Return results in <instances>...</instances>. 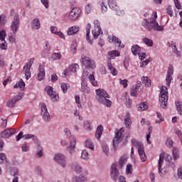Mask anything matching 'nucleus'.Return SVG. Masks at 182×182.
Instances as JSON below:
<instances>
[{
  "label": "nucleus",
  "instance_id": "4be33fe9",
  "mask_svg": "<svg viewBox=\"0 0 182 182\" xmlns=\"http://www.w3.org/2000/svg\"><path fill=\"white\" fill-rule=\"evenodd\" d=\"M163 161H164V155L163 154H160L159 159L158 169H159V173L161 177H163V176H164V173H163V169H161V164H162Z\"/></svg>",
  "mask_w": 182,
  "mask_h": 182
},
{
  "label": "nucleus",
  "instance_id": "79ce46f5",
  "mask_svg": "<svg viewBox=\"0 0 182 182\" xmlns=\"http://www.w3.org/2000/svg\"><path fill=\"white\" fill-rule=\"evenodd\" d=\"M108 68L110 70L111 75H113V76H116L117 75V70H116L112 63H108Z\"/></svg>",
  "mask_w": 182,
  "mask_h": 182
},
{
  "label": "nucleus",
  "instance_id": "4c0bfd02",
  "mask_svg": "<svg viewBox=\"0 0 182 182\" xmlns=\"http://www.w3.org/2000/svg\"><path fill=\"white\" fill-rule=\"evenodd\" d=\"M176 107L178 113L182 116V102L178 100L176 102Z\"/></svg>",
  "mask_w": 182,
  "mask_h": 182
},
{
  "label": "nucleus",
  "instance_id": "13d9d810",
  "mask_svg": "<svg viewBox=\"0 0 182 182\" xmlns=\"http://www.w3.org/2000/svg\"><path fill=\"white\" fill-rule=\"evenodd\" d=\"M124 122L127 129H130V124H132V121L130 119H124Z\"/></svg>",
  "mask_w": 182,
  "mask_h": 182
},
{
  "label": "nucleus",
  "instance_id": "e433bc0d",
  "mask_svg": "<svg viewBox=\"0 0 182 182\" xmlns=\"http://www.w3.org/2000/svg\"><path fill=\"white\" fill-rule=\"evenodd\" d=\"M85 147L90 149V150H95V145L91 139H87L85 141Z\"/></svg>",
  "mask_w": 182,
  "mask_h": 182
},
{
  "label": "nucleus",
  "instance_id": "20e7f679",
  "mask_svg": "<svg viewBox=\"0 0 182 182\" xmlns=\"http://www.w3.org/2000/svg\"><path fill=\"white\" fill-rule=\"evenodd\" d=\"M110 178L113 181L126 182V178L120 176V172L117 169V165L112 164L110 168Z\"/></svg>",
  "mask_w": 182,
  "mask_h": 182
},
{
  "label": "nucleus",
  "instance_id": "49530a36",
  "mask_svg": "<svg viewBox=\"0 0 182 182\" xmlns=\"http://www.w3.org/2000/svg\"><path fill=\"white\" fill-rule=\"evenodd\" d=\"M69 69L73 73H76V70L79 69V65L72 64L71 65H70Z\"/></svg>",
  "mask_w": 182,
  "mask_h": 182
},
{
  "label": "nucleus",
  "instance_id": "f257e3e1",
  "mask_svg": "<svg viewBox=\"0 0 182 182\" xmlns=\"http://www.w3.org/2000/svg\"><path fill=\"white\" fill-rule=\"evenodd\" d=\"M11 21L10 28L12 33L8 36L10 43H16V32L19 31V25H21V20L19 19V14L15 12V10H10V16Z\"/></svg>",
  "mask_w": 182,
  "mask_h": 182
},
{
  "label": "nucleus",
  "instance_id": "0eeeda50",
  "mask_svg": "<svg viewBox=\"0 0 182 182\" xmlns=\"http://www.w3.org/2000/svg\"><path fill=\"white\" fill-rule=\"evenodd\" d=\"M159 103L162 109H166V107H167V102H168V91L167 87L162 86L161 87Z\"/></svg>",
  "mask_w": 182,
  "mask_h": 182
},
{
  "label": "nucleus",
  "instance_id": "9b49d317",
  "mask_svg": "<svg viewBox=\"0 0 182 182\" xmlns=\"http://www.w3.org/2000/svg\"><path fill=\"white\" fill-rule=\"evenodd\" d=\"M47 95L50 96L51 102L56 103L59 100V95L56 94V92L53 91V87L51 86L46 87Z\"/></svg>",
  "mask_w": 182,
  "mask_h": 182
},
{
  "label": "nucleus",
  "instance_id": "412c9836",
  "mask_svg": "<svg viewBox=\"0 0 182 182\" xmlns=\"http://www.w3.org/2000/svg\"><path fill=\"white\" fill-rule=\"evenodd\" d=\"M37 79L39 81L43 80V79H45V65H39V73L37 75Z\"/></svg>",
  "mask_w": 182,
  "mask_h": 182
},
{
  "label": "nucleus",
  "instance_id": "7ed1b4c3",
  "mask_svg": "<svg viewBox=\"0 0 182 182\" xmlns=\"http://www.w3.org/2000/svg\"><path fill=\"white\" fill-rule=\"evenodd\" d=\"M142 26H144V28L148 31H151V29L159 32H163V31H164V26H159V23L154 18L150 19V21L144 18L142 21Z\"/></svg>",
  "mask_w": 182,
  "mask_h": 182
},
{
  "label": "nucleus",
  "instance_id": "f8f14e48",
  "mask_svg": "<svg viewBox=\"0 0 182 182\" xmlns=\"http://www.w3.org/2000/svg\"><path fill=\"white\" fill-rule=\"evenodd\" d=\"M5 38H6V31L2 30L0 31V49L1 50H6L8 49V43H6Z\"/></svg>",
  "mask_w": 182,
  "mask_h": 182
},
{
  "label": "nucleus",
  "instance_id": "37998d69",
  "mask_svg": "<svg viewBox=\"0 0 182 182\" xmlns=\"http://www.w3.org/2000/svg\"><path fill=\"white\" fill-rule=\"evenodd\" d=\"M85 181V176L80 175L79 177L75 176L73 178V182H83Z\"/></svg>",
  "mask_w": 182,
  "mask_h": 182
},
{
  "label": "nucleus",
  "instance_id": "1a4fd4ad",
  "mask_svg": "<svg viewBox=\"0 0 182 182\" xmlns=\"http://www.w3.org/2000/svg\"><path fill=\"white\" fill-rule=\"evenodd\" d=\"M108 6L112 11L117 12V15L119 16H123L124 15V11L120 10V8L117 6V2L116 0H107Z\"/></svg>",
  "mask_w": 182,
  "mask_h": 182
},
{
  "label": "nucleus",
  "instance_id": "8fccbe9b",
  "mask_svg": "<svg viewBox=\"0 0 182 182\" xmlns=\"http://www.w3.org/2000/svg\"><path fill=\"white\" fill-rule=\"evenodd\" d=\"M10 174L14 177H16V176H19V170L17 168H14L11 170Z\"/></svg>",
  "mask_w": 182,
  "mask_h": 182
},
{
  "label": "nucleus",
  "instance_id": "393cba45",
  "mask_svg": "<svg viewBox=\"0 0 182 182\" xmlns=\"http://www.w3.org/2000/svg\"><path fill=\"white\" fill-rule=\"evenodd\" d=\"M31 28L33 29H41V21L39 18H34L31 22Z\"/></svg>",
  "mask_w": 182,
  "mask_h": 182
},
{
  "label": "nucleus",
  "instance_id": "c85d7f7f",
  "mask_svg": "<svg viewBox=\"0 0 182 182\" xmlns=\"http://www.w3.org/2000/svg\"><path fill=\"white\" fill-rule=\"evenodd\" d=\"M111 42H114V43L118 44L119 48H124V44L122 43V41L114 36L112 37Z\"/></svg>",
  "mask_w": 182,
  "mask_h": 182
},
{
  "label": "nucleus",
  "instance_id": "ea45409f",
  "mask_svg": "<svg viewBox=\"0 0 182 182\" xmlns=\"http://www.w3.org/2000/svg\"><path fill=\"white\" fill-rule=\"evenodd\" d=\"M142 41H143L144 43H145V45H146V46H149V47L153 46V40L145 37L143 38Z\"/></svg>",
  "mask_w": 182,
  "mask_h": 182
},
{
  "label": "nucleus",
  "instance_id": "4468645a",
  "mask_svg": "<svg viewBox=\"0 0 182 182\" xmlns=\"http://www.w3.org/2000/svg\"><path fill=\"white\" fill-rule=\"evenodd\" d=\"M41 116L46 123L50 122V114L48 112V107H46V104L43 103L41 105Z\"/></svg>",
  "mask_w": 182,
  "mask_h": 182
},
{
  "label": "nucleus",
  "instance_id": "c756f323",
  "mask_svg": "<svg viewBox=\"0 0 182 182\" xmlns=\"http://www.w3.org/2000/svg\"><path fill=\"white\" fill-rule=\"evenodd\" d=\"M18 87H19L21 90L25 89V82H23V80L20 79L19 82L14 85V89H18Z\"/></svg>",
  "mask_w": 182,
  "mask_h": 182
},
{
  "label": "nucleus",
  "instance_id": "864d4df0",
  "mask_svg": "<svg viewBox=\"0 0 182 182\" xmlns=\"http://www.w3.org/2000/svg\"><path fill=\"white\" fill-rule=\"evenodd\" d=\"M77 46V43L76 41H73L71 44V52L72 53H76V46Z\"/></svg>",
  "mask_w": 182,
  "mask_h": 182
},
{
  "label": "nucleus",
  "instance_id": "69168bd1",
  "mask_svg": "<svg viewBox=\"0 0 182 182\" xmlns=\"http://www.w3.org/2000/svg\"><path fill=\"white\" fill-rule=\"evenodd\" d=\"M174 132L177 136L179 137V139L182 136V132L178 129V128H176L174 129Z\"/></svg>",
  "mask_w": 182,
  "mask_h": 182
},
{
  "label": "nucleus",
  "instance_id": "2f4dec72",
  "mask_svg": "<svg viewBox=\"0 0 182 182\" xmlns=\"http://www.w3.org/2000/svg\"><path fill=\"white\" fill-rule=\"evenodd\" d=\"M43 148L42 147V146L38 144L37 146V150H36V156L38 159H41V157H42L43 156Z\"/></svg>",
  "mask_w": 182,
  "mask_h": 182
},
{
  "label": "nucleus",
  "instance_id": "c9c22d12",
  "mask_svg": "<svg viewBox=\"0 0 182 182\" xmlns=\"http://www.w3.org/2000/svg\"><path fill=\"white\" fill-rule=\"evenodd\" d=\"M172 154H173V159L174 161L178 160V159H180V153L178 152V150L176 148H173L172 150Z\"/></svg>",
  "mask_w": 182,
  "mask_h": 182
},
{
  "label": "nucleus",
  "instance_id": "a211bd4d",
  "mask_svg": "<svg viewBox=\"0 0 182 182\" xmlns=\"http://www.w3.org/2000/svg\"><path fill=\"white\" fill-rule=\"evenodd\" d=\"M16 133V129H6L1 133V137L2 139H9L11 136Z\"/></svg>",
  "mask_w": 182,
  "mask_h": 182
},
{
  "label": "nucleus",
  "instance_id": "9d476101",
  "mask_svg": "<svg viewBox=\"0 0 182 182\" xmlns=\"http://www.w3.org/2000/svg\"><path fill=\"white\" fill-rule=\"evenodd\" d=\"M22 97H23V93L19 92L13 99L9 100L6 102V107L13 109V107H15L17 102H19V100H22Z\"/></svg>",
  "mask_w": 182,
  "mask_h": 182
},
{
  "label": "nucleus",
  "instance_id": "5701e85b",
  "mask_svg": "<svg viewBox=\"0 0 182 182\" xmlns=\"http://www.w3.org/2000/svg\"><path fill=\"white\" fill-rule=\"evenodd\" d=\"M80 91L82 93H86L87 95L90 93V88H89V87L87 86V84H86V81H85V80H82Z\"/></svg>",
  "mask_w": 182,
  "mask_h": 182
},
{
  "label": "nucleus",
  "instance_id": "2eb2a0df",
  "mask_svg": "<svg viewBox=\"0 0 182 182\" xmlns=\"http://www.w3.org/2000/svg\"><path fill=\"white\" fill-rule=\"evenodd\" d=\"M80 12H82L80 9L77 7H74L69 14V21H76V19H77V18H79V16H80Z\"/></svg>",
  "mask_w": 182,
  "mask_h": 182
},
{
  "label": "nucleus",
  "instance_id": "a18cd8bd",
  "mask_svg": "<svg viewBox=\"0 0 182 182\" xmlns=\"http://www.w3.org/2000/svg\"><path fill=\"white\" fill-rule=\"evenodd\" d=\"M23 70L26 80H29V78L31 77V68L26 67V69H23Z\"/></svg>",
  "mask_w": 182,
  "mask_h": 182
},
{
  "label": "nucleus",
  "instance_id": "6e6552de",
  "mask_svg": "<svg viewBox=\"0 0 182 182\" xmlns=\"http://www.w3.org/2000/svg\"><path fill=\"white\" fill-rule=\"evenodd\" d=\"M53 160L57 164H59V166L63 167V168H65V167L68 166V159H66V156L63 154H55Z\"/></svg>",
  "mask_w": 182,
  "mask_h": 182
},
{
  "label": "nucleus",
  "instance_id": "b1692460",
  "mask_svg": "<svg viewBox=\"0 0 182 182\" xmlns=\"http://www.w3.org/2000/svg\"><path fill=\"white\" fill-rule=\"evenodd\" d=\"M102 134H103V126L99 125L95 132V137L97 140H100V137H102Z\"/></svg>",
  "mask_w": 182,
  "mask_h": 182
},
{
  "label": "nucleus",
  "instance_id": "a19ab883",
  "mask_svg": "<svg viewBox=\"0 0 182 182\" xmlns=\"http://www.w3.org/2000/svg\"><path fill=\"white\" fill-rule=\"evenodd\" d=\"M102 149L104 153L106 154V156H108L109 154V146H107V144L106 142H102Z\"/></svg>",
  "mask_w": 182,
  "mask_h": 182
},
{
  "label": "nucleus",
  "instance_id": "f704fd0d",
  "mask_svg": "<svg viewBox=\"0 0 182 182\" xmlns=\"http://www.w3.org/2000/svg\"><path fill=\"white\" fill-rule=\"evenodd\" d=\"M88 79H89L91 85H92V86H97V82L95 79V72H92V74H90L88 76Z\"/></svg>",
  "mask_w": 182,
  "mask_h": 182
},
{
  "label": "nucleus",
  "instance_id": "a878e982",
  "mask_svg": "<svg viewBox=\"0 0 182 182\" xmlns=\"http://www.w3.org/2000/svg\"><path fill=\"white\" fill-rule=\"evenodd\" d=\"M29 139H32L34 143H38V137L33 134H27L23 135V139L24 140H29Z\"/></svg>",
  "mask_w": 182,
  "mask_h": 182
},
{
  "label": "nucleus",
  "instance_id": "bf43d9fd",
  "mask_svg": "<svg viewBox=\"0 0 182 182\" xmlns=\"http://www.w3.org/2000/svg\"><path fill=\"white\" fill-rule=\"evenodd\" d=\"M72 73H73L70 70V69L69 68L63 71V75L65 76H70V75H72Z\"/></svg>",
  "mask_w": 182,
  "mask_h": 182
},
{
  "label": "nucleus",
  "instance_id": "603ef678",
  "mask_svg": "<svg viewBox=\"0 0 182 182\" xmlns=\"http://www.w3.org/2000/svg\"><path fill=\"white\" fill-rule=\"evenodd\" d=\"M60 87L62 89L63 93H66L68 92V88L69 87V85L65 82H62L60 85Z\"/></svg>",
  "mask_w": 182,
  "mask_h": 182
},
{
  "label": "nucleus",
  "instance_id": "7c9ffc66",
  "mask_svg": "<svg viewBox=\"0 0 182 182\" xmlns=\"http://www.w3.org/2000/svg\"><path fill=\"white\" fill-rule=\"evenodd\" d=\"M131 50L133 55L136 56V55H140V51L141 50L140 49V46H139V45H134L132 46Z\"/></svg>",
  "mask_w": 182,
  "mask_h": 182
},
{
  "label": "nucleus",
  "instance_id": "58836bf2",
  "mask_svg": "<svg viewBox=\"0 0 182 182\" xmlns=\"http://www.w3.org/2000/svg\"><path fill=\"white\" fill-rule=\"evenodd\" d=\"M62 58V54L60 53H54L51 57V60H59V59Z\"/></svg>",
  "mask_w": 182,
  "mask_h": 182
},
{
  "label": "nucleus",
  "instance_id": "774afa93",
  "mask_svg": "<svg viewBox=\"0 0 182 182\" xmlns=\"http://www.w3.org/2000/svg\"><path fill=\"white\" fill-rule=\"evenodd\" d=\"M22 151H29V146H27L26 144H23L21 146Z\"/></svg>",
  "mask_w": 182,
  "mask_h": 182
},
{
  "label": "nucleus",
  "instance_id": "5fc2aeb1",
  "mask_svg": "<svg viewBox=\"0 0 182 182\" xmlns=\"http://www.w3.org/2000/svg\"><path fill=\"white\" fill-rule=\"evenodd\" d=\"M84 127L85 130H92V127H90V122H89V121L84 122Z\"/></svg>",
  "mask_w": 182,
  "mask_h": 182
},
{
  "label": "nucleus",
  "instance_id": "c03bdc74",
  "mask_svg": "<svg viewBox=\"0 0 182 182\" xmlns=\"http://www.w3.org/2000/svg\"><path fill=\"white\" fill-rule=\"evenodd\" d=\"M127 162V159L124 156H122L119 161V165L120 168H123V166Z\"/></svg>",
  "mask_w": 182,
  "mask_h": 182
},
{
  "label": "nucleus",
  "instance_id": "6e6d98bb",
  "mask_svg": "<svg viewBox=\"0 0 182 182\" xmlns=\"http://www.w3.org/2000/svg\"><path fill=\"white\" fill-rule=\"evenodd\" d=\"M100 5H101L102 14H106V12H107V6L105 4V2H102Z\"/></svg>",
  "mask_w": 182,
  "mask_h": 182
},
{
  "label": "nucleus",
  "instance_id": "dca6fc26",
  "mask_svg": "<svg viewBox=\"0 0 182 182\" xmlns=\"http://www.w3.org/2000/svg\"><path fill=\"white\" fill-rule=\"evenodd\" d=\"M122 136V132L119 131L115 132L114 137L112 140V146L114 151L117 150V148L119 147V143H120V137Z\"/></svg>",
  "mask_w": 182,
  "mask_h": 182
},
{
  "label": "nucleus",
  "instance_id": "3c124183",
  "mask_svg": "<svg viewBox=\"0 0 182 182\" xmlns=\"http://www.w3.org/2000/svg\"><path fill=\"white\" fill-rule=\"evenodd\" d=\"M33 62H35V58H31L29 62L25 64L23 69H26V68H32V65L33 64Z\"/></svg>",
  "mask_w": 182,
  "mask_h": 182
},
{
  "label": "nucleus",
  "instance_id": "473e14b6",
  "mask_svg": "<svg viewBox=\"0 0 182 182\" xmlns=\"http://www.w3.org/2000/svg\"><path fill=\"white\" fill-rule=\"evenodd\" d=\"M149 109V106L146 102H141L137 105V110L139 112H144V110H147Z\"/></svg>",
  "mask_w": 182,
  "mask_h": 182
},
{
  "label": "nucleus",
  "instance_id": "cd10ccee",
  "mask_svg": "<svg viewBox=\"0 0 182 182\" xmlns=\"http://www.w3.org/2000/svg\"><path fill=\"white\" fill-rule=\"evenodd\" d=\"M111 42H114V43L118 44L119 48H124V44L122 43V41L114 36L112 37Z\"/></svg>",
  "mask_w": 182,
  "mask_h": 182
},
{
  "label": "nucleus",
  "instance_id": "bb28decb",
  "mask_svg": "<svg viewBox=\"0 0 182 182\" xmlns=\"http://www.w3.org/2000/svg\"><path fill=\"white\" fill-rule=\"evenodd\" d=\"M79 32V26H72L68 30V35H76V33Z\"/></svg>",
  "mask_w": 182,
  "mask_h": 182
},
{
  "label": "nucleus",
  "instance_id": "e2e57ef3",
  "mask_svg": "<svg viewBox=\"0 0 182 182\" xmlns=\"http://www.w3.org/2000/svg\"><path fill=\"white\" fill-rule=\"evenodd\" d=\"M174 4H175V6L177 9H181V4L180 3V1H178V0H173Z\"/></svg>",
  "mask_w": 182,
  "mask_h": 182
},
{
  "label": "nucleus",
  "instance_id": "4d7b16f0",
  "mask_svg": "<svg viewBox=\"0 0 182 182\" xmlns=\"http://www.w3.org/2000/svg\"><path fill=\"white\" fill-rule=\"evenodd\" d=\"M35 173H37L38 176H42V168L40 166H36L35 168Z\"/></svg>",
  "mask_w": 182,
  "mask_h": 182
},
{
  "label": "nucleus",
  "instance_id": "de8ad7c7",
  "mask_svg": "<svg viewBox=\"0 0 182 182\" xmlns=\"http://www.w3.org/2000/svg\"><path fill=\"white\" fill-rule=\"evenodd\" d=\"M108 55L111 57V58H114L116 56H120V53H119V51L114 50L112 51H109L108 52Z\"/></svg>",
  "mask_w": 182,
  "mask_h": 182
},
{
  "label": "nucleus",
  "instance_id": "09e8293b",
  "mask_svg": "<svg viewBox=\"0 0 182 182\" xmlns=\"http://www.w3.org/2000/svg\"><path fill=\"white\" fill-rule=\"evenodd\" d=\"M81 159L83 160H89V152L86 150H83L81 154Z\"/></svg>",
  "mask_w": 182,
  "mask_h": 182
},
{
  "label": "nucleus",
  "instance_id": "72a5a7b5",
  "mask_svg": "<svg viewBox=\"0 0 182 182\" xmlns=\"http://www.w3.org/2000/svg\"><path fill=\"white\" fill-rule=\"evenodd\" d=\"M139 92H141V89L138 88L136 86H134L131 88L130 95L131 96L136 97L137 96V93H139Z\"/></svg>",
  "mask_w": 182,
  "mask_h": 182
},
{
  "label": "nucleus",
  "instance_id": "680f3d73",
  "mask_svg": "<svg viewBox=\"0 0 182 182\" xmlns=\"http://www.w3.org/2000/svg\"><path fill=\"white\" fill-rule=\"evenodd\" d=\"M132 164L127 165L126 173L127 174H132Z\"/></svg>",
  "mask_w": 182,
  "mask_h": 182
},
{
  "label": "nucleus",
  "instance_id": "6ab92c4d",
  "mask_svg": "<svg viewBox=\"0 0 182 182\" xmlns=\"http://www.w3.org/2000/svg\"><path fill=\"white\" fill-rule=\"evenodd\" d=\"M173 73V65H169L167 71L166 78L167 86H170L171 83V80H173V77H171Z\"/></svg>",
  "mask_w": 182,
  "mask_h": 182
},
{
  "label": "nucleus",
  "instance_id": "423d86ee",
  "mask_svg": "<svg viewBox=\"0 0 182 182\" xmlns=\"http://www.w3.org/2000/svg\"><path fill=\"white\" fill-rule=\"evenodd\" d=\"M64 133L70 141V146L67 147V150L69 151L70 154H73V153H75V149H76V139H75V136L72 135L70 130L68 128L64 129Z\"/></svg>",
  "mask_w": 182,
  "mask_h": 182
},
{
  "label": "nucleus",
  "instance_id": "ddd939ff",
  "mask_svg": "<svg viewBox=\"0 0 182 182\" xmlns=\"http://www.w3.org/2000/svg\"><path fill=\"white\" fill-rule=\"evenodd\" d=\"M82 59L83 65L85 68H90V69H96V63L93 59L90 58V57H84Z\"/></svg>",
  "mask_w": 182,
  "mask_h": 182
},
{
  "label": "nucleus",
  "instance_id": "f03ea898",
  "mask_svg": "<svg viewBox=\"0 0 182 182\" xmlns=\"http://www.w3.org/2000/svg\"><path fill=\"white\" fill-rule=\"evenodd\" d=\"M95 93L97 95L96 99L98 100L99 103L104 105L107 107H110L112 106V101L107 100L110 96L106 90L98 89L96 90Z\"/></svg>",
  "mask_w": 182,
  "mask_h": 182
},
{
  "label": "nucleus",
  "instance_id": "0e129e2a",
  "mask_svg": "<svg viewBox=\"0 0 182 182\" xmlns=\"http://www.w3.org/2000/svg\"><path fill=\"white\" fill-rule=\"evenodd\" d=\"M0 160H1V161H6V160H8L4 153H0Z\"/></svg>",
  "mask_w": 182,
  "mask_h": 182
},
{
  "label": "nucleus",
  "instance_id": "39448f33",
  "mask_svg": "<svg viewBox=\"0 0 182 182\" xmlns=\"http://www.w3.org/2000/svg\"><path fill=\"white\" fill-rule=\"evenodd\" d=\"M132 146H134V147L137 148L141 161H142V163H144V161L147 160V156H146V153L144 152V146L143 145V144L137 141L136 139H133L132 140Z\"/></svg>",
  "mask_w": 182,
  "mask_h": 182
},
{
  "label": "nucleus",
  "instance_id": "aec40b11",
  "mask_svg": "<svg viewBox=\"0 0 182 182\" xmlns=\"http://www.w3.org/2000/svg\"><path fill=\"white\" fill-rule=\"evenodd\" d=\"M71 168L75 171L77 174H80L82 171V166L79 164L77 162H74L70 164Z\"/></svg>",
  "mask_w": 182,
  "mask_h": 182
},
{
  "label": "nucleus",
  "instance_id": "338daca9",
  "mask_svg": "<svg viewBox=\"0 0 182 182\" xmlns=\"http://www.w3.org/2000/svg\"><path fill=\"white\" fill-rule=\"evenodd\" d=\"M178 176L181 180H182V166L179 167L178 168V172H177Z\"/></svg>",
  "mask_w": 182,
  "mask_h": 182
},
{
  "label": "nucleus",
  "instance_id": "f3484780",
  "mask_svg": "<svg viewBox=\"0 0 182 182\" xmlns=\"http://www.w3.org/2000/svg\"><path fill=\"white\" fill-rule=\"evenodd\" d=\"M95 23V29L92 30V35L95 39L99 38V35H100V32L102 31V28H100V22L99 20H95L94 21Z\"/></svg>",
  "mask_w": 182,
  "mask_h": 182
},
{
  "label": "nucleus",
  "instance_id": "052dcab7",
  "mask_svg": "<svg viewBox=\"0 0 182 182\" xmlns=\"http://www.w3.org/2000/svg\"><path fill=\"white\" fill-rule=\"evenodd\" d=\"M166 146L167 147H169V149H171V147H173V140H171V139L168 138L166 140Z\"/></svg>",
  "mask_w": 182,
  "mask_h": 182
}]
</instances>
